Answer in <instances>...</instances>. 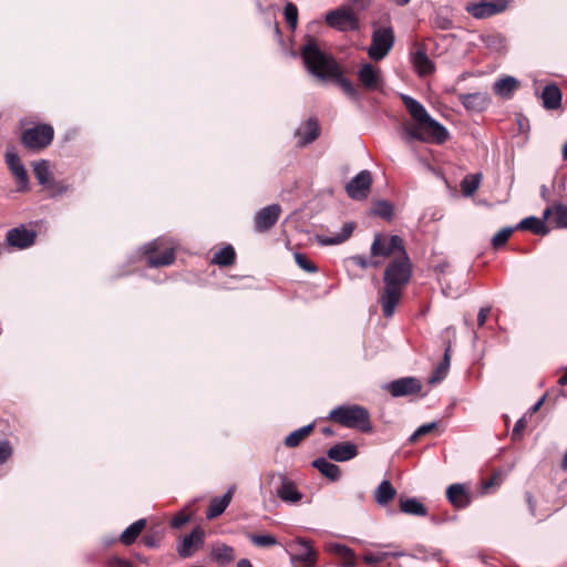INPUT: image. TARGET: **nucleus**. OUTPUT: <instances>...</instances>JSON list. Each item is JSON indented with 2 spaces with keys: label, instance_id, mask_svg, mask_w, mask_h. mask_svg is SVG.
Returning <instances> with one entry per match:
<instances>
[{
  "label": "nucleus",
  "instance_id": "obj_1",
  "mask_svg": "<svg viewBox=\"0 0 567 567\" xmlns=\"http://www.w3.org/2000/svg\"><path fill=\"white\" fill-rule=\"evenodd\" d=\"M370 251L371 257L382 260V264L390 259L383 271V287L378 291V302L383 316L391 318L412 279L413 265L406 252L404 239L399 235L374 234Z\"/></svg>",
  "mask_w": 567,
  "mask_h": 567
},
{
  "label": "nucleus",
  "instance_id": "obj_2",
  "mask_svg": "<svg viewBox=\"0 0 567 567\" xmlns=\"http://www.w3.org/2000/svg\"><path fill=\"white\" fill-rule=\"evenodd\" d=\"M300 54L307 71L311 75L323 82L332 81L348 97L352 100L359 99L358 89L350 80L344 78L343 69L336 58L320 50L315 40H308L301 48Z\"/></svg>",
  "mask_w": 567,
  "mask_h": 567
},
{
  "label": "nucleus",
  "instance_id": "obj_3",
  "mask_svg": "<svg viewBox=\"0 0 567 567\" xmlns=\"http://www.w3.org/2000/svg\"><path fill=\"white\" fill-rule=\"evenodd\" d=\"M402 102L412 118L421 125L424 143L441 145L449 140L450 134L446 127L432 118L419 101L411 96L402 95Z\"/></svg>",
  "mask_w": 567,
  "mask_h": 567
},
{
  "label": "nucleus",
  "instance_id": "obj_4",
  "mask_svg": "<svg viewBox=\"0 0 567 567\" xmlns=\"http://www.w3.org/2000/svg\"><path fill=\"white\" fill-rule=\"evenodd\" d=\"M328 420L362 433L372 432L370 413L361 405H340L330 411Z\"/></svg>",
  "mask_w": 567,
  "mask_h": 567
},
{
  "label": "nucleus",
  "instance_id": "obj_5",
  "mask_svg": "<svg viewBox=\"0 0 567 567\" xmlns=\"http://www.w3.org/2000/svg\"><path fill=\"white\" fill-rule=\"evenodd\" d=\"M54 140V128L47 123H39L22 131L21 144L33 153L48 148Z\"/></svg>",
  "mask_w": 567,
  "mask_h": 567
},
{
  "label": "nucleus",
  "instance_id": "obj_6",
  "mask_svg": "<svg viewBox=\"0 0 567 567\" xmlns=\"http://www.w3.org/2000/svg\"><path fill=\"white\" fill-rule=\"evenodd\" d=\"M394 31L391 27L378 28L372 33L368 55L373 61L384 59L394 44Z\"/></svg>",
  "mask_w": 567,
  "mask_h": 567
},
{
  "label": "nucleus",
  "instance_id": "obj_7",
  "mask_svg": "<svg viewBox=\"0 0 567 567\" xmlns=\"http://www.w3.org/2000/svg\"><path fill=\"white\" fill-rule=\"evenodd\" d=\"M144 258L148 267H164L175 261V250L161 240H154L145 247Z\"/></svg>",
  "mask_w": 567,
  "mask_h": 567
},
{
  "label": "nucleus",
  "instance_id": "obj_8",
  "mask_svg": "<svg viewBox=\"0 0 567 567\" xmlns=\"http://www.w3.org/2000/svg\"><path fill=\"white\" fill-rule=\"evenodd\" d=\"M326 22L329 27L342 32L357 31L360 28L359 18L348 7H340L328 12Z\"/></svg>",
  "mask_w": 567,
  "mask_h": 567
},
{
  "label": "nucleus",
  "instance_id": "obj_9",
  "mask_svg": "<svg viewBox=\"0 0 567 567\" xmlns=\"http://www.w3.org/2000/svg\"><path fill=\"white\" fill-rule=\"evenodd\" d=\"M507 9L506 0L470 2L465 6V11L475 19H486L502 13Z\"/></svg>",
  "mask_w": 567,
  "mask_h": 567
},
{
  "label": "nucleus",
  "instance_id": "obj_10",
  "mask_svg": "<svg viewBox=\"0 0 567 567\" xmlns=\"http://www.w3.org/2000/svg\"><path fill=\"white\" fill-rule=\"evenodd\" d=\"M6 164L17 182V189L20 193L29 192L30 181L28 172L21 162L19 155L14 152H6Z\"/></svg>",
  "mask_w": 567,
  "mask_h": 567
},
{
  "label": "nucleus",
  "instance_id": "obj_11",
  "mask_svg": "<svg viewBox=\"0 0 567 567\" xmlns=\"http://www.w3.org/2000/svg\"><path fill=\"white\" fill-rule=\"evenodd\" d=\"M271 480L277 478L279 486L276 489V495L285 503L297 504L302 499V493L298 491L293 481L289 480L282 473H270L268 475Z\"/></svg>",
  "mask_w": 567,
  "mask_h": 567
},
{
  "label": "nucleus",
  "instance_id": "obj_12",
  "mask_svg": "<svg viewBox=\"0 0 567 567\" xmlns=\"http://www.w3.org/2000/svg\"><path fill=\"white\" fill-rule=\"evenodd\" d=\"M289 548L293 560L303 563L308 567H312L317 563L318 554L310 540L301 537L296 538L290 543Z\"/></svg>",
  "mask_w": 567,
  "mask_h": 567
},
{
  "label": "nucleus",
  "instance_id": "obj_13",
  "mask_svg": "<svg viewBox=\"0 0 567 567\" xmlns=\"http://www.w3.org/2000/svg\"><path fill=\"white\" fill-rule=\"evenodd\" d=\"M371 184V173L369 171H361L346 185V192L350 198L362 200L368 197Z\"/></svg>",
  "mask_w": 567,
  "mask_h": 567
},
{
  "label": "nucleus",
  "instance_id": "obj_14",
  "mask_svg": "<svg viewBox=\"0 0 567 567\" xmlns=\"http://www.w3.org/2000/svg\"><path fill=\"white\" fill-rule=\"evenodd\" d=\"M422 382L414 377H404L386 384V391L394 398L413 395L421 392Z\"/></svg>",
  "mask_w": 567,
  "mask_h": 567
},
{
  "label": "nucleus",
  "instance_id": "obj_15",
  "mask_svg": "<svg viewBox=\"0 0 567 567\" xmlns=\"http://www.w3.org/2000/svg\"><path fill=\"white\" fill-rule=\"evenodd\" d=\"M281 214V207L272 204L261 208L254 218V226L257 233H265L271 229L278 221Z\"/></svg>",
  "mask_w": 567,
  "mask_h": 567
},
{
  "label": "nucleus",
  "instance_id": "obj_16",
  "mask_svg": "<svg viewBox=\"0 0 567 567\" xmlns=\"http://www.w3.org/2000/svg\"><path fill=\"white\" fill-rule=\"evenodd\" d=\"M35 238L37 233L34 230L20 226L7 233L6 241L10 247L25 249L34 244Z\"/></svg>",
  "mask_w": 567,
  "mask_h": 567
},
{
  "label": "nucleus",
  "instance_id": "obj_17",
  "mask_svg": "<svg viewBox=\"0 0 567 567\" xmlns=\"http://www.w3.org/2000/svg\"><path fill=\"white\" fill-rule=\"evenodd\" d=\"M360 84L368 91H377L382 86V76L379 68L364 63L358 71Z\"/></svg>",
  "mask_w": 567,
  "mask_h": 567
},
{
  "label": "nucleus",
  "instance_id": "obj_18",
  "mask_svg": "<svg viewBox=\"0 0 567 567\" xmlns=\"http://www.w3.org/2000/svg\"><path fill=\"white\" fill-rule=\"evenodd\" d=\"M204 530L196 527L189 535H186L177 547V551L182 557H190L194 555L204 543Z\"/></svg>",
  "mask_w": 567,
  "mask_h": 567
},
{
  "label": "nucleus",
  "instance_id": "obj_19",
  "mask_svg": "<svg viewBox=\"0 0 567 567\" xmlns=\"http://www.w3.org/2000/svg\"><path fill=\"white\" fill-rule=\"evenodd\" d=\"M458 101L467 111L482 112L489 105L491 99L487 93H460L457 94Z\"/></svg>",
  "mask_w": 567,
  "mask_h": 567
},
{
  "label": "nucleus",
  "instance_id": "obj_20",
  "mask_svg": "<svg viewBox=\"0 0 567 567\" xmlns=\"http://www.w3.org/2000/svg\"><path fill=\"white\" fill-rule=\"evenodd\" d=\"M358 446L351 442H341L327 451V456L336 462H347L358 455Z\"/></svg>",
  "mask_w": 567,
  "mask_h": 567
},
{
  "label": "nucleus",
  "instance_id": "obj_21",
  "mask_svg": "<svg viewBox=\"0 0 567 567\" xmlns=\"http://www.w3.org/2000/svg\"><path fill=\"white\" fill-rule=\"evenodd\" d=\"M300 138L298 146L303 147L315 142L320 135V126L317 118L310 117L296 132Z\"/></svg>",
  "mask_w": 567,
  "mask_h": 567
},
{
  "label": "nucleus",
  "instance_id": "obj_22",
  "mask_svg": "<svg viewBox=\"0 0 567 567\" xmlns=\"http://www.w3.org/2000/svg\"><path fill=\"white\" fill-rule=\"evenodd\" d=\"M446 497L455 508H465L471 503V495L463 484H452L446 488Z\"/></svg>",
  "mask_w": 567,
  "mask_h": 567
},
{
  "label": "nucleus",
  "instance_id": "obj_23",
  "mask_svg": "<svg viewBox=\"0 0 567 567\" xmlns=\"http://www.w3.org/2000/svg\"><path fill=\"white\" fill-rule=\"evenodd\" d=\"M234 492L235 487L233 486L223 496L214 497L207 507L206 517L208 519H214L220 516L230 504Z\"/></svg>",
  "mask_w": 567,
  "mask_h": 567
},
{
  "label": "nucleus",
  "instance_id": "obj_24",
  "mask_svg": "<svg viewBox=\"0 0 567 567\" xmlns=\"http://www.w3.org/2000/svg\"><path fill=\"white\" fill-rule=\"evenodd\" d=\"M544 219L556 228H567V206L556 204L544 210Z\"/></svg>",
  "mask_w": 567,
  "mask_h": 567
},
{
  "label": "nucleus",
  "instance_id": "obj_25",
  "mask_svg": "<svg viewBox=\"0 0 567 567\" xmlns=\"http://www.w3.org/2000/svg\"><path fill=\"white\" fill-rule=\"evenodd\" d=\"M146 525L145 518L137 519L120 535L118 540L125 546L134 544L146 528Z\"/></svg>",
  "mask_w": 567,
  "mask_h": 567
},
{
  "label": "nucleus",
  "instance_id": "obj_26",
  "mask_svg": "<svg viewBox=\"0 0 567 567\" xmlns=\"http://www.w3.org/2000/svg\"><path fill=\"white\" fill-rule=\"evenodd\" d=\"M412 63L420 75H429L434 72V64L429 59L424 48H419L412 53Z\"/></svg>",
  "mask_w": 567,
  "mask_h": 567
},
{
  "label": "nucleus",
  "instance_id": "obj_27",
  "mask_svg": "<svg viewBox=\"0 0 567 567\" xmlns=\"http://www.w3.org/2000/svg\"><path fill=\"white\" fill-rule=\"evenodd\" d=\"M327 549L330 554L341 559L340 567H354L355 558L353 551L342 544H329Z\"/></svg>",
  "mask_w": 567,
  "mask_h": 567
},
{
  "label": "nucleus",
  "instance_id": "obj_28",
  "mask_svg": "<svg viewBox=\"0 0 567 567\" xmlns=\"http://www.w3.org/2000/svg\"><path fill=\"white\" fill-rule=\"evenodd\" d=\"M542 99L545 109L557 110L561 105V91L556 84L546 85Z\"/></svg>",
  "mask_w": 567,
  "mask_h": 567
},
{
  "label": "nucleus",
  "instance_id": "obj_29",
  "mask_svg": "<svg viewBox=\"0 0 567 567\" xmlns=\"http://www.w3.org/2000/svg\"><path fill=\"white\" fill-rule=\"evenodd\" d=\"M399 507L402 513L408 514V515L421 516V517L427 515L426 507L420 501H417L416 498H413V497L409 498V497L400 496Z\"/></svg>",
  "mask_w": 567,
  "mask_h": 567
},
{
  "label": "nucleus",
  "instance_id": "obj_30",
  "mask_svg": "<svg viewBox=\"0 0 567 567\" xmlns=\"http://www.w3.org/2000/svg\"><path fill=\"white\" fill-rule=\"evenodd\" d=\"M545 219L537 218L534 216L526 217L517 225V229L529 230L535 235L545 236L549 233L548 226L545 224Z\"/></svg>",
  "mask_w": 567,
  "mask_h": 567
},
{
  "label": "nucleus",
  "instance_id": "obj_31",
  "mask_svg": "<svg viewBox=\"0 0 567 567\" xmlns=\"http://www.w3.org/2000/svg\"><path fill=\"white\" fill-rule=\"evenodd\" d=\"M312 466L330 481L336 482L341 476L340 467L333 463L328 462L324 457L315 460L312 462Z\"/></svg>",
  "mask_w": 567,
  "mask_h": 567
},
{
  "label": "nucleus",
  "instance_id": "obj_32",
  "mask_svg": "<svg viewBox=\"0 0 567 567\" xmlns=\"http://www.w3.org/2000/svg\"><path fill=\"white\" fill-rule=\"evenodd\" d=\"M236 261V251L231 245H227L214 252L210 264L220 267L233 266Z\"/></svg>",
  "mask_w": 567,
  "mask_h": 567
},
{
  "label": "nucleus",
  "instance_id": "obj_33",
  "mask_svg": "<svg viewBox=\"0 0 567 567\" xmlns=\"http://www.w3.org/2000/svg\"><path fill=\"white\" fill-rule=\"evenodd\" d=\"M395 496L396 489L390 481H382L374 493V499L381 506L388 505Z\"/></svg>",
  "mask_w": 567,
  "mask_h": 567
},
{
  "label": "nucleus",
  "instance_id": "obj_34",
  "mask_svg": "<svg viewBox=\"0 0 567 567\" xmlns=\"http://www.w3.org/2000/svg\"><path fill=\"white\" fill-rule=\"evenodd\" d=\"M451 364V344H447L443 360L436 365V368L433 370L429 383L435 384L441 382L447 374L449 368Z\"/></svg>",
  "mask_w": 567,
  "mask_h": 567
},
{
  "label": "nucleus",
  "instance_id": "obj_35",
  "mask_svg": "<svg viewBox=\"0 0 567 567\" xmlns=\"http://www.w3.org/2000/svg\"><path fill=\"white\" fill-rule=\"evenodd\" d=\"M315 430V424L310 423L306 426H302L293 432H291L286 439H285V446L292 449L300 445L302 441H305Z\"/></svg>",
  "mask_w": 567,
  "mask_h": 567
},
{
  "label": "nucleus",
  "instance_id": "obj_36",
  "mask_svg": "<svg viewBox=\"0 0 567 567\" xmlns=\"http://www.w3.org/2000/svg\"><path fill=\"white\" fill-rule=\"evenodd\" d=\"M518 81L513 76H505L494 83V92L503 97H511L513 92L518 87Z\"/></svg>",
  "mask_w": 567,
  "mask_h": 567
},
{
  "label": "nucleus",
  "instance_id": "obj_37",
  "mask_svg": "<svg viewBox=\"0 0 567 567\" xmlns=\"http://www.w3.org/2000/svg\"><path fill=\"white\" fill-rule=\"evenodd\" d=\"M33 174L41 186H44L53 177L50 171V162L47 159H40L32 163Z\"/></svg>",
  "mask_w": 567,
  "mask_h": 567
},
{
  "label": "nucleus",
  "instance_id": "obj_38",
  "mask_svg": "<svg viewBox=\"0 0 567 567\" xmlns=\"http://www.w3.org/2000/svg\"><path fill=\"white\" fill-rule=\"evenodd\" d=\"M212 556L215 563L227 565L234 561L235 551L233 547L221 544L213 548Z\"/></svg>",
  "mask_w": 567,
  "mask_h": 567
},
{
  "label": "nucleus",
  "instance_id": "obj_39",
  "mask_svg": "<svg viewBox=\"0 0 567 567\" xmlns=\"http://www.w3.org/2000/svg\"><path fill=\"white\" fill-rule=\"evenodd\" d=\"M354 228H355L354 223H346L342 227V230L339 234H336L332 237H322V238H320V241L324 245L342 244L351 237Z\"/></svg>",
  "mask_w": 567,
  "mask_h": 567
},
{
  "label": "nucleus",
  "instance_id": "obj_40",
  "mask_svg": "<svg viewBox=\"0 0 567 567\" xmlns=\"http://www.w3.org/2000/svg\"><path fill=\"white\" fill-rule=\"evenodd\" d=\"M481 174H468L461 182V190L465 196H472L481 184Z\"/></svg>",
  "mask_w": 567,
  "mask_h": 567
},
{
  "label": "nucleus",
  "instance_id": "obj_41",
  "mask_svg": "<svg viewBox=\"0 0 567 567\" xmlns=\"http://www.w3.org/2000/svg\"><path fill=\"white\" fill-rule=\"evenodd\" d=\"M42 189L47 192L49 197H56L65 194L69 189V185L64 181H56L52 178L48 182Z\"/></svg>",
  "mask_w": 567,
  "mask_h": 567
},
{
  "label": "nucleus",
  "instance_id": "obj_42",
  "mask_svg": "<svg viewBox=\"0 0 567 567\" xmlns=\"http://www.w3.org/2000/svg\"><path fill=\"white\" fill-rule=\"evenodd\" d=\"M513 231H514V228H511V227L502 228L499 231H497L493 236L492 247L497 250V249L502 248L503 246H505L506 243L508 241V239L511 238Z\"/></svg>",
  "mask_w": 567,
  "mask_h": 567
},
{
  "label": "nucleus",
  "instance_id": "obj_43",
  "mask_svg": "<svg viewBox=\"0 0 567 567\" xmlns=\"http://www.w3.org/2000/svg\"><path fill=\"white\" fill-rule=\"evenodd\" d=\"M398 554H394V553H390V551H372V553H367L364 556H363V561L365 564H377V563H384L386 561L388 558H394L396 557Z\"/></svg>",
  "mask_w": 567,
  "mask_h": 567
},
{
  "label": "nucleus",
  "instance_id": "obj_44",
  "mask_svg": "<svg viewBox=\"0 0 567 567\" xmlns=\"http://www.w3.org/2000/svg\"><path fill=\"white\" fill-rule=\"evenodd\" d=\"M284 16L287 24L295 30L298 23V8L292 2H288L284 9Z\"/></svg>",
  "mask_w": 567,
  "mask_h": 567
},
{
  "label": "nucleus",
  "instance_id": "obj_45",
  "mask_svg": "<svg viewBox=\"0 0 567 567\" xmlns=\"http://www.w3.org/2000/svg\"><path fill=\"white\" fill-rule=\"evenodd\" d=\"M162 540V535L156 530H150L145 533L140 542V545H143L146 548H156L159 546Z\"/></svg>",
  "mask_w": 567,
  "mask_h": 567
},
{
  "label": "nucleus",
  "instance_id": "obj_46",
  "mask_svg": "<svg viewBox=\"0 0 567 567\" xmlns=\"http://www.w3.org/2000/svg\"><path fill=\"white\" fill-rule=\"evenodd\" d=\"M249 540L258 547H270L277 544V539L272 535H258V534H249Z\"/></svg>",
  "mask_w": 567,
  "mask_h": 567
},
{
  "label": "nucleus",
  "instance_id": "obj_47",
  "mask_svg": "<svg viewBox=\"0 0 567 567\" xmlns=\"http://www.w3.org/2000/svg\"><path fill=\"white\" fill-rule=\"evenodd\" d=\"M295 261L302 270L307 272L313 274L318 271L317 266L308 258L306 254L296 252Z\"/></svg>",
  "mask_w": 567,
  "mask_h": 567
},
{
  "label": "nucleus",
  "instance_id": "obj_48",
  "mask_svg": "<svg viewBox=\"0 0 567 567\" xmlns=\"http://www.w3.org/2000/svg\"><path fill=\"white\" fill-rule=\"evenodd\" d=\"M351 260H352V262L354 265L359 266L362 269H367L369 267L378 268V267H380L382 265V260L375 259V258H372V257H371L370 260H368L363 256H353V257H351Z\"/></svg>",
  "mask_w": 567,
  "mask_h": 567
},
{
  "label": "nucleus",
  "instance_id": "obj_49",
  "mask_svg": "<svg viewBox=\"0 0 567 567\" xmlns=\"http://www.w3.org/2000/svg\"><path fill=\"white\" fill-rule=\"evenodd\" d=\"M403 138L409 142L410 140H416L423 142V133L421 125L405 126L403 132Z\"/></svg>",
  "mask_w": 567,
  "mask_h": 567
},
{
  "label": "nucleus",
  "instance_id": "obj_50",
  "mask_svg": "<svg viewBox=\"0 0 567 567\" xmlns=\"http://www.w3.org/2000/svg\"><path fill=\"white\" fill-rule=\"evenodd\" d=\"M437 429L436 422L425 423L421 425L410 437L411 443H415L419 437L432 433L434 430Z\"/></svg>",
  "mask_w": 567,
  "mask_h": 567
},
{
  "label": "nucleus",
  "instance_id": "obj_51",
  "mask_svg": "<svg viewBox=\"0 0 567 567\" xmlns=\"http://www.w3.org/2000/svg\"><path fill=\"white\" fill-rule=\"evenodd\" d=\"M374 213L385 219H390L393 214V207L388 202H379L374 208Z\"/></svg>",
  "mask_w": 567,
  "mask_h": 567
},
{
  "label": "nucleus",
  "instance_id": "obj_52",
  "mask_svg": "<svg viewBox=\"0 0 567 567\" xmlns=\"http://www.w3.org/2000/svg\"><path fill=\"white\" fill-rule=\"evenodd\" d=\"M499 484V473L495 472L488 478L482 481V491L483 493H488L491 488L497 486Z\"/></svg>",
  "mask_w": 567,
  "mask_h": 567
},
{
  "label": "nucleus",
  "instance_id": "obj_53",
  "mask_svg": "<svg viewBox=\"0 0 567 567\" xmlns=\"http://www.w3.org/2000/svg\"><path fill=\"white\" fill-rule=\"evenodd\" d=\"M190 515L186 514L185 512L177 513L171 520V526L173 528H181L183 527L187 522H189Z\"/></svg>",
  "mask_w": 567,
  "mask_h": 567
},
{
  "label": "nucleus",
  "instance_id": "obj_54",
  "mask_svg": "<svg viewBox=\"0 0 567 567\" xmlns=\"http://www.w3.org/2000/svg\"><path fill=\"white\" fill-rule=\"evenodd\" d=\"M12 447L8 441H0V464L6 463L12 455Z\"/></svg>",
  "mask_w": 567,
  "mask_h": 567
},
{
  "label": "nucleus",
  "instance_id": "obj_55",
  "mask_svg": "<svg viewBox=\"0 0 567 567\" xmlns=\"http://www.w3.org/2000/svg\"><path fill=\"white\" fill-rule=\"evenodd\" d=\"M526 420L524 417L519 419L513 429L512 440L517 441L522 437L524 430L526 429Z\"/></svg>",
  "mask_w": 567,
  "mask_h": 567
},
{
  "label": "nucleus",
  "instance_id": "obj_56",
  "mask_svg": "<svg viewBox=\"0 0 567 567\" xmlns=\"http://www.w3.org/2000/svg\"><path fill=\"white\" fill-rule=\"evenodd\" d=\"M489 312H491L489 307H483L480 309L478 315H477V326L480 328H482L485 324Z\"/></svg>",
  "mask_w": 567,
  "mask_h": 567
},
{
  "label": "nucleus",
  "instance_id": "obj_57",
  "mask_svg": "<svg viewBox=\"0 0 567 567\" xmlns=\"http://www.w3.org/2000/svg\"><path fill=\"white\" fill-rule=\"evenodd\" d=\"M435 23H436V27L440 28L441 30H450L453 27L452 20H450L447 18L437 17L435 20Z\"/></svg>",
  "mask_w": 567,
  "mask_h": 567
},
{
  "label": "nucleus",
  "instance_id": "obj_58",
  "mask_svg": "<svg viewBox=\"0 0 567 567\" xmlns=\"http://www.w3.org/2000/svg\"><path fill=\"white\" fill-rule=\"evenodd\" d=\"M321 433H322L323 435H326V436H333V435H336V432H334V431H333V429H332V427H330V426H324V427H322V429H321Z\"/></svg>",
  "mask_w": 567,
  "mask_h": 567
},
{
  "label": "nucleus",
  "instance_id": "obj_59",
  "mask_svg": "<svg viewBox=\"0 0 567 567\" xmlns=\"http://www.w3.org/2000/svg\"><path fill=\"white\" fill-rule=\"evenodd\" d=\"M353 2L360 8L365 9L370 4V0H353Z\"/></svg>",
  "mask_w": 567,
  "mask_h": 567
},
{
  "label": "nucleus",
  "instance_id": "obj_60",
  "mask_svg": "<svg viewBox=\"0 0 567 567\" xmlns=\"http://www.w3.org/2000/svg\"><path fill=\"white\" fill-rule=\"evenodd\" d=\"M115 567H133V564L125 559H118Z\"/></svg>",
  "mask_w": 567,
  "mask_h": 567
},
{
  "label": "nucleus",
  "instance_id": "obj_61",
  "mask_svg": "<svg viewBox=\"0 0 567 567\" xmlns=\"http://www.w3.org/2000/svg\"><path fill=\"white\" fill-rule=\"evenodd\" d=\"M558 384L561 386L567 385V367L565 373L558 379Z\"/></svg>",
  "mask_w": 567,
  "mask_h": 567
},
{
  "label": "nucleus",
  "instance_id": "obj_62",
  "mask_svg": "<svg viewBox=\"0 0 567 567\" xmlns=\"http://www.w3.org/2000/svg\"><path fill=\"white\" fill-rule=\"evenodd\" d=\"M236 567H252V566L248 559L244 558L237 563Z\"/></svg>",
  "mask_w": 567,
  "mask_h": 567
},
{
  "label": "nucleus",
  "instance_id": "obj_63",
  "mask_svg": "<svg viewBox=\"0 0 567 567\" xmlns=\"http://www.w3.org/2000/svg\"><path fill=\"white\" fill-rule=\"evenodd\" d=\"M544 401H545V396H543L540 400H538L536 402V404L532 408V411L537 412L540 409V406L543 405Z\"/></svg>",
  "mask_w": 567,
  "mask_h": 567
},
{
  "label": "nucleus",
  "instance_id": "obj_64",
  "mask_svg": "<svg viewBox=\"0 0 567 567\" xmlns=\"http://www.w3.org/2000/svg\"><path fill=\"white\" fill-rule=\"evenodd\" d=\"M560 467L564 470V471H567V452L565 453L563 460H561V464H560Z\"/></svg>",
  "mask_w": 567,
  "mask_h": 567
}]
</instances>
